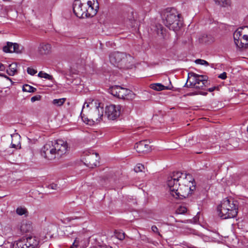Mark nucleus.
Listing matches in <instances>:
<instances>
[{
    "label": "nucleus",
    "instance_id": "nucleus-1",
    "mask_svg": "<svg viewBox=\"0 0 248 248\" xmlns=\"http://www.w3.org/2000/svg\"><path fill=\"white\" fill-rule=\"evenodd\" d=\"M167 185L170 195L176 199L185 198L196 189V183L192 175L179 171L168 178Z\"/></svg>",
    "mask_w": 248,
    "mask_h": 248
},
{
    "label": "nucleus",
    "instance_id": "nucleus-2",
    "mask_svg": "<svg viewBox=\"0 0 248 248\" xmlns=\"http://www.w3.org/2000/svg\"><path fill=\"white\" fill-rule=\"evenodd\" d=\"M67 142L62 140H57L47 142L41 149L42 156L48 160L59 159L68 151Z\"/></svg>",
    "mask_w": 248,
    "mask_h": 248
},
{
    "label": "nucleus",
    "instance_id": "nucleus-3",
    "mask_svg": "<svg viewBox=\"0 0 248 248\" xmlns=\"http://www.w3.org/2000/svg\"><path fill=\"white\" fill-rule=\"evenodd\" d=\"M98 8L97 0H75L73 5L75 15L79 18L95 16Z\"/></svg>",
    "mask_w": 248,
    "mask_h": 248
},
{
    "label": "nucleus",
    "instance_id": "nucleus-4",
    "mask_svg": "<svg viewBox=\"0 0 248 248\" xmlns=\"http://www.w3.org/2000/svg\"><path fill=\"white\" fill-rule=\"evenodd\" d=\"M237 202L232 199L226 198L217 206L219 217L223 219L235 217L238 213Z\"/></svg>",
    "mask_w": 248,
    "mask_h": 248
},
{
    "label": "nucleus",
    "instance_id": "nucleus-5",
    "mask_svg": "<svg viewBox=\"0 0 248 248\" xmlns=\"http://www.w3.org/2000/svg\"><path fill=\"white\" fill-rule=\"evenodd\" d=\"M180 14L174 8H167L162 14V19L164 24L170 30L178 31L182 23L179 19Z\"/></svg>",
    "mask_w": 248,
    "mask_h": 248
},
{
    "label": "nucleus",
    "instance_id": "nucleus-6",
    "mask_svg": "<svg viewBox=\"0 0 248 248\" xmlns=\"http://www.w3.org/2000/svg\"><path fill=\"white\" fill-rule=\"evenodd\" d=\"M103 107L101 106L100 103H98V106L96 105L89 110L88 117L84 118V117L81 116L82 119L87 124L91 121L93 123L100 121L103 116ZM81 115H82V112Z\"/></svg>",
    "mask_w": 248,
    "mask_h": 248
},
{
    "label": "nucleus",
    "instance_id": "nucleus-7",
    "mask_svg": "<svg viewBox=\"0 0 248 248\" xmlns=\"http://www.w3.org/2000/svg\"><path fill=\"white\" fill-rule=\"evenodd\" d=\"M39 244L38 238L30 236L15 242L13 248H37Z\"/></svg>",
    "mask_w": 248,
    "mask_h": 248
},
{
    "label": "nucleus",
    "instance_id": "nucleus-8",
    "mask_svg": "<svg viewBox=\"0 0 248 248\" xmlns=\"http://www.w3.org/2000/svg\"><path fill=\"white\" fill-rule=\"evenodd\" d=\"M109 93L114 96L124 99H128L129 97H132L134 95L131 91L120 86H112L109 89Z\"/></svg>",
    "mask_w": 248,
    "mask_h": 248
},
{
    "label": "nucleus",
    "instance_id": "nucleus-9",
    "mask_svg": "<svg viewBox=\"0 0 248 248\" xmlns=\"http://www.w3.org/2000/svg\"><path fill=\"white\" fill-rule=\"evenodd\" d=\"M233 39L236 47L241 50L248 48V37L241 34L238 31L233 33Z\"/></svg>",
    "mask_w": 248,
    "mask_h": 248
},
{
    "label": "nucleus",
    "instance_id": "nucleus-10",
    "mask_svg": "<svg viewBox=\"0 0 248 248\" xmlns=\"http://www.w3.org/2000/svg\"><path fill=\"white\" fill-rule=\"evenodd\" d=\"M121 106L120 105H110L106 107L105 115L109 120L117 119L121 114Z\"/></svg>",
    "mask_w": 248,
    "mask_h": 248
},
{
    "label": "nucleus",
    "instance_id": "nucleus-11",
    "mask_svg": "<svg viewBox=\"0 0 248 248\" xmlns=\"http://www.w3.org/2000/svg\"><path fill=\"white\" fill-rule=\"evenodd\" d=\"M147 140H141L137 142L135 145V148L139 153H147L150 151L151 146L148 144Z\"/></svg>",
    "mask_w": 248,
    "mask_h": 248
},
{
    "label": "nucleus",
    "instance_id": "nucleus-12",
    "mask_svg": "<svg viewBox=\"0 0 248 248\" xmlns=\"http://www.w3.org/2000/svg\"><path fill=\"white\" fill-rule=\"evenodd\" d=\"M99 156L97 153H92L85 158V164L90 168H93L97 165Z\"/></svg>",
    "mask_w": 248,
    "mask_h": 248
},
{
    "label": "nucleus",
    "instance_id": "nucleus-13",
    "mask_svg": "<svg viewBox=\"0 0 248 248\" xmlns=\"http://www.w3.org/2000/svg\"><path fill=\"white\" fill-rule=\"evenodd\" d=\"M124 58H123L121 62L119 64L120 69H129L131 68L133 61V57L130 55L124 53Z\"/></svg>",
    "mask_w": 248,
    "mask_h": 248
},
{
    "label": "nucleus",
    "instance_id": "nucleus-14",
    "mask_svg": "<svg viewBox=\"0 0 248 248\" xmlns=\"http://www.w3.org/2000/svg\"><path fill=\"white\" fill-rule=\"evenodd\" d=\"M124 53L116 52L111 54L109 56V60L110 62L115 66L119 68V64L121 62Z\"/></svg>",
    "mask_w": 248,
    "mask_h": 248
},
{
    "label": "nucleus",
    "instance_id": "nucleus-15",
    "mask_svg": "<svg viewBox=\"0 0 248 248\" xmlns=\"http://www.w3.org/2000/svg\"><path fill=\"white\" fill-rule=\"evenodd\" d=\"M52 47L50 44L46 43H41L38 47V51L41 55H47L51 51Z\"/></svg>",
    "mask_w": 248,
    "mask_h": 248
},
{
    "label": "nucleus",
    "instance_id": "nucleus-16",
    "mask_svg": "<svg viewBox=\"0 0 248 248\" xmlns=\"http://www.w3.org/2000/svg\"><path fill=\"white\" fill-rule=\"evenodd\" d=\"M12 137V142H11V147L12 148H14L16 149H20L21 148V144H20V136L17 134L16 133L11 136Z\"/></svg>",
    "mask_w": 248,
    "mask_h": 248
},
{
    "label": "nucleus",
    "instance_id": "nucleus-17",
    "mask_svg": "<svg viewBox=\"0 0 248 248\" xmlns=\"http://www.w3.org/2000/svg\"><path fill=\"white\" fill-rule=\"evenodd\" d=\"M199 40L200 43L207 44H210L215 41L214 37L211 34H202L200 37Z\"/></svg>",
    "mask_w": 248,
    "mask_h": 248
},
{
    "label": "nucleus",
    "instance_id": "nucleus-18",
    "mask_svg": "<svg viewBox=\"0 0 248 248\" xmlns=\"http://www.w3.org/2000/svg\"><path fill=\"white\" fill-rule=\"evenodd\" d=\"M32 230L31 224L30 221H23L20 226L21 232L23 233H26L31 231Z\"/></svg>",
    "mask_w": 248,
    "mask_h": 248
},
{
    "label": "nucleus",
    "instance_id": "nucleus-19",
    "mask_svg": "<svg viewBox=\"0 0 248 248\" xmlns=\"http://www.w3.org/2000/svg\"><path fill=\"white\" fill-rule=\"evenodd\" d=\"M189 75L194 78L195 81L205 82V83L207 84L208 77L206 76L200 75L194 73H189L188 76Z\"/></svg>",
    "mask_w": 248,
    "mask_h": 248
},
{
    "label": "nucleus",
    "instance_id": "nucleus-20",
    "mask_svg": "<svg viewBox=\"0 0 248 248\" xmlns=\"http://www.w3.org/2000/svg\"><path fill=\"white\" fill-rule=\"evenodd\" d=\"M215 4L222 7L230 6L231 5V0H213Z\"/></svg>",
    "mask_w": 248,
    "mask_h": 248
},
{
    "label": "nucleus",
    "instance_id": "nucleus-21",
    "mask_svg": "<svg viewBox=\"0 0 248 248\" xmlns=\"http://www.w3.org/2000/svg\"><path fill=\"white\" fill-rule=\"evenodd\" d=\"M9 76H14L17 72V64L13 63L9 65V68L6 70Z\"/></svg>",
    "mask_w": 248,
    "mask_h": 248
},
{
    "label": "nucleus",
    "instance_id": "nucleus-22",
    "mask_svg": "<svg viewBox=\"0 0 248 248\" xmlns=\"http://www.w3.org/2000/svg\"><path fill=\"white\" fill-rule=\"evenodd\" d=\"M151 88L156 91H162L164 90L168 89V88L164 86L161 83H153L150 85Z\"/></svg>",
    "mask_w": 248,
    "mask_h": 248
},
{
    "label": "nucleus",
    "instance_id": "nucleus-23",
    "mask_svg": "<svg viewBox=\"0 0 248 248\" xmlns=\"http://www.w3.org/2000/svg\"><path fill=\"white\" fill-rule=\"evenodd\" d=\"M15 45V43L8 42L7 45L3 47V50L6 53H12L13 46Z\"/></svg>",
    "mask_w": 248,
    "mask_h": 248
},
{
    "label": "nucleus",
    "instance_id": "nucleus-24",
    "mask_svg": "<svg viewBox=\"0 0 248 248\" xmlns=\"http://www.w3.org/2000/svg\"><path fill=\"white\" fill-rule=\"evenodd\" d=\"M193 87L196 89H199L202 90H205L204 87H207V83L205 82L195 81L194 84L193 85Z\"/></svg>",
    "mask_w": 248,
    "mask_h": 248
},
{
    "label": "nucleus",
    "instance_id": "nucleus-25",
    "mask_svg": "<svg viewBox=\"0 0 248 248\" xmlns=\"http://www.w3.org/2000/svg\"><path fill=\"white\" fill-rule=\"evenodd\" d=\"M22 90L23 92L33 93L36 91V89L29 85L26 84L23 86Z\"/></svg>",
    "mask_w": 248,
    "mask_h": 248
},
{
    "label": "nucleus",
    "instance_id": "nucleus-26",
    "mask_svg": "<svg viewBox=\"0 0 248 248\" xmlns=\"http://www.w3.org/2000/svg\"><path fill=\"white\" fill-rule=\"evenodd\" d=\"M38 76L40 78H46V79H47L50 80H52L53 79L52 76H51L46 73H45L43 71H40L38 73Z\"/></svg>",
    "mask_w": 248,
    "mask_h": 248
},
{
    "label": "nucleus",
    "instance_id": "nucleus-27",
    "mask_svg": "<svg viewBox=\"0 0 248 248\" xmlns=\"http://www.w3.org/2000/svg\"><path fill=\"white\" fill-rule=\"evenodd\" d=\"M115 237L117 239L123 240L125 238V234L121 231H115Z\"/></svg>",
    "mask_w": 248,
    "mask_h": 248
},
{
    "label": "nucleus",
    "instance_id": "nucleus-28",
    "mask_svg": "<svg viewBox=\"0 0 248 248\" xmlns=\"http://www.w3.org/2000/svg\"><path fill=\"white\" fill-rule=\"evenodd\" d=\"M187 209L184 206H179L176 210L175 213L177 214H184L186 213Z\"/></svg>",
    "mask_w": 248,
    "mask_h": 248
},
{
    "label": "nucleus",
    "instance_id": "nucleus-29",
    "mask_svg": "<svg viewBox=\"0 0 248 248\" xmlns=\"http://www.w3.org/2000/svg\"><path fill=\"white\" fill-rule=\"evenodd\" d=\"M23 47L19 45L17 43H15V45L13 46L12 52H15L16 53H20L22 52Z\"/></svg>",
    "mask_w": 248,
    "mask_h": 248
},
{
    "label": "nucleus",
    "instance_id": "nucleus-30",
    "mask_svg": "<svg viewBox=\"0 0 248 248\" xmlns=\"http://www.w3.org/2000/svg\"><path fill=\"white\" fill-rule=\"evenodd\" d=\"M65 98L55 99L53 100V104L57 106H61L65 101Z\"/></svg>",
    "mask_w": 248,
    "mask_h": 248
},
{
    "label": "nucleus",
    "instance_id": "nucleus-31",
    "mask_svg": "<svg viewBox=\"0 0 248 248\" xmlns=\"http://www.w3.org/2000/svg\"><path fill=\"white\" fill-rule=\"evenodd\" d=\"M16 213L19 215H23L26 213L27 210L25 208L18 207L16 210Z\"/></svg>",
    "mask_w": 248,
    "mask_h": 248
},
{
    "label": "nucleus",
    "instance_id": "nucleus-32",
    "mask_svg": "<svg viewBox=\"0 0 248 248\" xmlns=\"http://www.w3.org/2000/svg\"><path fill=\"white\" fill-rule=\"evenodd\" d=\"M144 169V166L141 164H138L135 167L134 170L136 172H140L142 171Z\"/></svg>",
    "mask_w": 248,
    "mask_h": 248
},
{
    "label": "nucleus",
    "instance_id": "nucleus-33",
    "mask_svg": "<svg viewBox=\"0 0 248 248\" xmlns=\"http://www.w3.org/2000/svg\"><path fill=\"white\" fill-rule=\"evenodd\" d=\"M195 62L197 64H200L201 65H205L206 66H208L209 64L207 61L202 59H197L195 61Z\"/></svg>",
    "mask_w": 248,
    "mask_h": 248
},
{
    "label": "nucleus",
    "instance_id": "nucleus-34",
    "mask_svg": "<svg viewBox=\"0 0 248 248\" xmlns=\"http://www.w3.org/2000/svg\"><path fill=\"white\" fill-rule=\"evenodd\" d=\"M80 240L77 237H75V239L73 242L72 245L71 246L74 248H77L79 245Z\"/></svg>",
    "mask_w": 248,
    "mask_h": 248
},
{
    "label": "nucleus",
    "instance_id": "nucleus-35",
    "mask_svg": "<svg viewBox=\"0 0 248 248\" xmlns=\"http://www.w3.org/2000/svg\"><path fill=\"white\" fill-rule=\"evenodd\" d=\"M127 24L130 27L132 28L135 27L136 22L134 19H129L127 21Z\"/></svg>",
    "mask_w": 248,
    "mask_h": 248
},
{
    "label": "nucleus",
    "instance_id": "nucleus-36",
    "mask_svg": "<svg viewBox=\"0 0 248 248\" xmlns=\"http://www.w3.org/2000/svg\"><path fill=\"white\" fill-rule=\"evenodd\" d=\"M151 229H152V231L154 232H155V233L157 234L159 236L162 237L161 234L160 233V232H159V231H158V228L156 227V226H155V225L153 226L152 227V228H151Z\"/></svg>",
    "mask_w": 248,
    "mask_h": 248
},
{
    "label": "nucleus",
    "instance_id": "nucleus-37",
    "mask_svg": "<svg viewBox=\"0 0 248 248\" xmlns=\"http://www.w3.org/2000/svg\"><path fill=\"white\" fill-rule=\"evenodd\" d=\"M27 72L31 75H34L37 73V71L33 68L28 67L27 68Z\"/></svg>",
    "mask_w": 248,
    "mask_h": 248
},
{
    "label": "nucleus",
    "instance_id": "nucleus-38",
    "mask_svg": "<svg viewBox=\"0 0 248 248\" xmlns=\"http://www.w3.org/2000/svg\"><path fill=\"white\" fill-rule=\"evenodd\" d=\"M193 220L194 221H192V220L191 219H187V220H184V221H177L178 222H183V223H193V222H196L197 221V219L196 218V217H194L193 218Z\"/></svg>",
    "mask_w": 248,
    "mask_h": 248
},
{
    "label": "nucleus",
    "instance_id": "nucleus-39",
    "mask_svg": "<svg viewBox=\"0 0 248 248\" xmlns=\"http://www.w3.org/2000/svg\"><path fill=\"white\" fill-rule=\"evenodd\" d=\"M41 98V96L40 95H37L34 96L31 98V101L32 102H34L36 101L40 100Z\"/></svg>",
    "mask_w": 248,
    "mask_h": 248
},
{
    "label": "nucleus",
    "instance_id": "nucleus-40",
    "mask_svg": "<svg viewBox=\"0 0 248 248\" xmlns=\"http://www.w3.org/2000/svg\"><path fill=\"white\" fill-rule=\"evenodd\" d=\"M156 27L157 29V33L158 34L160 33L161 34H163V30H164L163 27L161 25H159L158 26H157Z\"/></svg>",
    "mask_w": 248,
    "mask_h": 248
},
{
    "label": "nucleus",
    "instance_id": "nucleus-41",
    "mask_svg": "<svg viewBox=\"0 0 248 248\" xmlns=\"http://www.w3.org/2000/svg\"><path fill=\"white\" fill-rule=\"evenodd\" d=\"M57 187V185L54 183L48 185V188L52 189H56Z\"/></svg>",
    "mask_w": 248,
    "mask_h": 248
},
{
    "label": "nucleus",
    "instance_id": "nucleus-42",
    "mask_svg": "<svg viewBox=\"0 0 248 248\" xmlns=\"http://www.w3.org/2000/svg\"><path fill=\"white\" fill-rule=\"evenodd\" d=\"M218 78H221V79H225L227 78V74L226 72H223L222 73V74H220L218 76Z\"/></svg>",
    "mask_w": 248,
    "mask_h": 248
},
{
    "label": "nucleus",
    "instance_id": "nucleus-43",
    "mask_svg": "<svg viewBox=\"0 0 248 248\" xmlns=\"http://www.w3.org/2000/svg\"><path fill=\"white\" fill-rule=\"evenodd\" d=\"M193 94H201L202 95H206L207 94V93L206 92H203V91H198V92L196 93H193Z\"/></svg>",
    "mask_w": 248,
    "mask_h": 248
},
{
    "label": "nucleus",
    "instance_id": "nucleus-44",
    "mask_svg": "<svg viewBox=\"0 0 248 248\" xmlns=\"http://www.w3.org/2000/svg\"><path fill=\"white\" fill-rule=\"evenodd\" d=\"M218 88V87L214 86L212 88H208L207 89V91H209V92H212L214 91L216 89H217Z\"/></svg>",
    "mask_w": 248,
    "mask_h": 248
},
{
    "label": "nucleus",
    "instance_id": "nucleus-45",
    "mask_svg": "<svg viewBox=\"0 0 248 248\" xmlns=\"http://www.w3.org/2000/svg\"><path fill=\"white\" fill-rule=\"evenodd\" d=\"M5 69V67L4 65L2 63H0V70L3 71H4Z\"/></svg>",
    "mask_w": 248,
    "mask_h": 248
},
{
    "label": "nucleus",
    "instance_id": "nucleus-46",
    "mask_svg": "<svg viewBox=\"0 0 248 248\" xmlns=\"http://www.w3.org/2000/svg\"><path fill=\"white\" fill-rule=\"evenodd\" d=\"M93 248H108L106 245H98Z\"/></svg>",
    "mask_w": 248,
    "mask_h": 248
},
{
    "label": "nucleus",
    "instance_id": "nucleus-47",
    "mask_svg": "<svg viewBox=\"0 0 248 248\" xmlns=\"http://www.w3.org/2000/svg\"><path fill=\"white\" fill-rule=\"evenodd\" d=\"M192 85V83H191L190 84V85H188V84H187V82L186 83V84H185V87H189L191 86Z\"/></svg>",
    "mask_w": 248,
    "mask_h": 248
},
{
    "label": "nucleus",
    "instance_id": "nucleus-48",
    "mask_svg": "<svg viewBox=\"0 0 248 248\" xmlns=\"http://www.w3.org/2000/svg\"><path fill=\"white\" fill-rule=\"evenodd\" d=\"M0 76L4 77V78H6L7 79L11 80L10 78L9 77H8L7 76H6V75H3V74H0Z\"/></svg>",
    "mask_w": 248,
    "mask_h": 248
},
{
    "label": "nucleus",
    "instance_id": "nucleus-49",
    "mask_svg": "<svg viewBox=\"0 0 248 248\" xmlns=\"http://www.w3.org/2000/svg\"><path fill=\"white\" fill-rule=\"evenodd\" d=\"M195 232V231L194 230H189V232H188V233L194 234Z\"/></svg>",
    "mask_w": 248,
    "mask_h": 248
},
{
    "label": "nucleus",
    "instance_id": "nucleus-50",
    "mask_svg": "<svg viewBox=\"0 0 248 248\" xmlns=\"http://www.w3.org/2000/svg\"><path fill=\"white\" fill-rule=\"evenodd\" d=\"M86 104V107H88L89 106V104H87L86 103H85L84 104V106L83 107V109L85 108V106Z\"/></svg>",
    "mask_w": 248,
    "mask_h": 248
}]
</instances>
